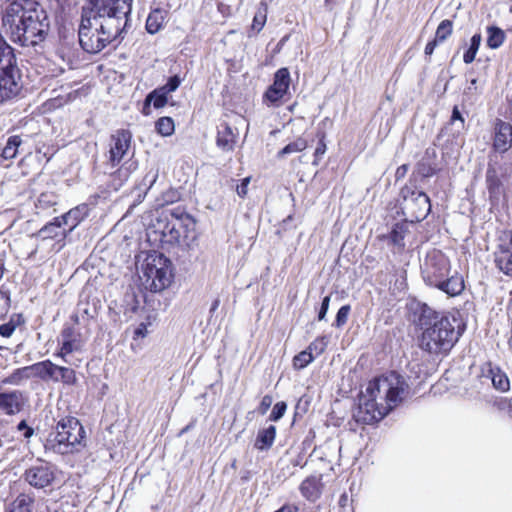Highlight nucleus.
Segmentation results:
<instances>
[{"mask_svg": "<svg viewBox=\"0 0 512 512\" xmlns=\"http://www.w3.org/2000/svg\"><path fill=\"white\" fill-rule=\"evenodd\" d=\"M132 0H91L82 8L79 43L88 53H98L115 41L127 25Z\"/></svg>", "mask_w": 512, "mask_h": 512, "instance_id": "nucleus-1", "label": "nucleus"}, {"mask_svg": "<svg viewBox=\"0 0 512 512\" xmlns=\"http://www.w3.org/2000/svg\"><path fill=\"white\" fill-rule=\"evenodd\" d=\"M50 23L46 11L34 0H7L2 29L12 42L37 47L46 38Z\"/></svg>", "mask_w": 512, "mask_h": 512, "instance_id": "nucleus-2", "label": "nucleus"}, {"mask_svg": "<svg viewBox=\"0 0 512 512\" xmlns=\"http://www.w3.org/2000/svg\"><path fill=\"white\" fill-rule=\"evenodd\" d=\"M412 310L413 321L422 330L420 347L431 354L449 352L461 335L456 329L457 319L440 314L424 303H416Z\"/></svg>", "mask_w": 512, "mask_h": 512, "instance_id": "nucleus-3", "label": "nucleus"}, {"mask_svg": "<svg viewBox=\"0 0 512 512\" xmlns=\"http://www.w3.org/2000/svg\"><path fill=\"white\" fill-rule=\"evenodd\" d=\"M450 270L448 257L436 249L429 251L421 264V274L426 284L449 296H457L464 290V280L456 272L450 275Z\"/></svg>", "mask_w": 512, "mask_h": 512, "instance_id": "nucleus-4", "label": "nucleus"}, {"mask_svg": "<svg viewBox=\"0 0 512 512\" xmlns=\"http://www.w3.org/2000/svg\"><path fill=\"white\" fill-rule=\"evenodd\" d=\"M408 392L406 379L396 372L371 380L364 391L380 405L389 406V412L405 399Z\"/></svg>", "mask_w": 512, "mask_h": 512, "instance_id": "nucleus-5", "label": "nucleus"}, {"mask_svg": "<svg viewBox=\"0 0 512 512\" xmlns=\"http://www.w3.org/2000/svg\"><path fill=\"white\" fill-rule=\"evenodd\" d=\"M85 438V431L79 420L75 417H65L51 432L45 442V450L56 454L72 453L76 446L81 445Z\"/></svg>", "mask_w": 512, "mask_h": 512, "instance_id": "nucleus-6", "label": "nucleus"}, {"mask_svg": "<svg viewBox=\"0 0 512 512\" xmlns=\"http://www.w3.org/2000/svg\"><path fill=\"white\" fill-rule=\"evenodd\" d=\"M21 89V73L13 49L0 35V103L16 98Z\"/></svg>", "mask_w": 512, "mask_h": 512, "instance_id": "nucleus-7", "label": "nucleus"}, {"mask_svg": "<svg viewBox=\"0 0 512 512\" xmlns=\"http://www.w3.org/2000/svg\"><path fill=\"white\" fill-rule=\"evenodd\" d=\"M144 287L151 292H161L172 282L171 262L162 254L149 255L140 276Z\"/></svg>", "mask_w": 512, "mask_h": 512, "instance_id": "nucleus-8", "label": "nucleus"}, {"mask_svg": "<svg viewBox=\"0 0 512 512\" xmlns=\"http://www.w3.org/2000/svg\"><path fill=\"white\" fill-rule=\"evenodd\" d=\"M400 197L403 215L411 223L424 220L431 211L429 197L415 186L405 185L402 187Z\"/></svg>", "mask_w": 512, "mask_h": 512, "instance_id": "nucleus-9", "label": "nucleus"}, {"mask_svg": "<svg viewBox=\"0 0 512 512\" xmlns=\"http://www.w3.org/2000/svg\"><path fill=\"white\" fill-rule=\"evenodd\" d=\"M388 413L389 406H382L375 399L361 392L358 406L353 412V418L358 423L373 424L380 421Z\"/></svg>", "mask_w": 512, "mask_h": 512, "instance_id": "nucleus-10", "label": "nucleus"}, {"mask_svg": "<svg viewBox=\"0 0 512 512\" xmlns=\"http://www.w3.org/2000/svg\"><path fill=\"white\" fill-rule=\"evenodd\" d=\"M173 220L169 221L163 231L166 241L171 244H179L188 237V233L194 230L193 218L184 212H172Z\"/></svg>", "mask_w": 512, "mask_h": 512, "instance_id": "nucleus-11", "label": "nucleus"}, {"mask_svg": "<svg viewBox=\"0 0 512 512\" xmlns=\"http://www.w3.org/2000/svg\"><path fill=\"white\" fill-rule=\"evenodd\" d=\"M494 262L505 275L512 276V230H503L496 240Z\"/></svg>", "mask_w": 512, "mask_h": 512, "instance_id": "nucleus-12", "label": "nucleus"}, {"mask_svg": "<svg viewBox=\"0 0 512 512\" xmlns=\"http://www.w3.org/2000/svg\"><path fill=\"white\" fill-rule=\"evenodd\" d=\"M290 81L289 70L287 68L279 69L274 75L272 85L265 92L264 99L276 105L288 92Z\"/></svg>", "mask_w": 512, "mask_h": 512, "instance_id": "nucleus-13", "label": "nucleus"}, {"mask_svg": "<svg viewBox=\"0 0 512 512\" xmlns=\"http://www.w3.org/2000/svg\"><path fill=\"white\" fill-rule=\"evenodd\" d=\"M132 135L128 130H118L111 137L109 162L112 167L118 165L127 154L131 145Z\"/></svg>", "mask_w": 512, "mask_h": 512, "instance_id": "nucleus-14", "label": "nucleus"}, {"mask_svg": "<svg viewBox=\"0 0 512 512\" xmlns=\"http://www.w3.org/2000/svg\"><path fill=\"white\" fill-rule=\"evenodd\" d=\"M512 147V125L497 119L493 126V149L505 153Z\"/></svg>", "mask_w": 512, "mask_h": 512, "instance_id": "nucleus-15", "label": "nucleus"}, {"mask_svg": "<svg viewBox=\"0 0 512 512\" xmlns=\"http://www.w3.org/2000/svg\"><path fill=\"white\" fill-rule=\"evenodd\" d=\"M53 479V471L47 464L34 465L25 472V480L35 488H44L50 485Z\"/></svg>", "mask_w": 512, "mask_h": 512, "instance_id": "nucleus-16", "label": "nucleus"}, {"mask_svg": "<svg viewBox=\"0 0 512 512\" xmlns=\"http://www.w3.org/2000/svg\"><path fill=\"white\" fill-rule=\"evenodd\" d=\"M25 401L26 398L22 391L2 392L0 393V410L7 415H15L22 410Z\"/></svg>", "mask_w": 512, "mask_h": 512, "instance_id": "nucleus-17", "label": "nucleus"}, {"mask_svg": "<svg viewBox=\"0 0 512 512\" xmlns=\"http://www.w3.org/2000/svg\"><path fill=\"white\" fill-rule=\"evenodd\" d=\"M322 489L323 483L320 476L307 477L299 487L302 496L310 502H315L320 498Z\"/></svg>", "mask_w": 512, "mask_h": 512, "instance_id": "nucleus-18", "label": "nucleus"}, {"mask_svg": "<svg viewBox=\"0 0 512 512\" xmlns=\"http://www.w3.org/2000/svg\"><path fill=\"white\" fill-rule=\"evenodd\" d=\"M58 366L50 360H44L31 365L33 377L40 378L43 381L57 382Z\"/></svg>", "mask_w": 512, "mask_h": 512, "instance_id": "nucleus-19", "label": "nucleus"}, {"mask_svg": "<svg viewBox=\"0 0 512 512\" xmlns=\"http://www.w3.org/2000/svg\"><path fill=\"white\" fill-rule=\"evenodd\" d=\"M487 376L491 378L493 387L500 392H506L510 389V381L507 374L496 365L487 363Z\"/></svg>", "mask_w": 512, "mask_h": 512, "instance_id": "nucleus-20", "label": "nucleus"}, {"mask_svg": "<svg viewBox=\"0 0 512 512\" xmlns=\"http://www.w3.org/2000/svg\"><path fill=\"white\" fill-rule=\"evenodd\" d=\"M236 137L233 129L227 123H222L218 128L217 146L223 151H231L236 143Z\"/></svg>", "mask_w": 512, "mask_h": 512, "instance_id": "nucleus-21", "label": "nucleus"}, {"mask_svg": "<svg viewBox=\"0 0 512 512\" xmlns=\"http://www.w3.org/2000/svg\"><path fill=\"white\" fill-rule=\"evenodd\" d=\"M87 210V206L85 205L77 206L69 210L66 214L57 217L58 222H61L63 225H69L68 232H71L87 216Z\"/></svg>", "mask_w": 512, "mask_h": 512, "instance_id": "nucleus-22", "label": "nucleus"}, {"mask_svg": "<svg viewBox=\"0 0 512 512\" xmlns=\"http://www.w3.org/2000/svg\"><path fill=\"white\" fill-rule=\"evenodd\" d=\"M80 346V342L77 341L76 339L63 340L60 350L56 354V356L62 358V360L69 365L78 366L81 360L74 359L70 355L73 352L78 351L80 349Z\"/></svg>", "mask_w": 512, "mask_h": 512, "instance_id": "nucleus-23", "label": "nucleus"}, {"mask_svg": "<svg viewBox=\"0 0 512 512\" xmlns=\"http://www.w3.org/2000/svg\"><path fill=\"white\" fill-rule=\"evenodd\" d=\"M62 226L63 224L58 222V218L55 217L52 222L46 224L38 231L37 236L42 240L56 238L63 240L67 236V232L62 229Z\"/></svg>", "mask_w": 512, "mask_h": 512, "instance_id": "nucleus-24", "label": "nucleus"}, {"mask_svg": "<svg viewBox=\"0 0 512 512\" xmlns=\"http://www.w3.org/2000/svg\"><path fill=\"white\" fill-rule=\"evenodd\" d=\"M275 437L276 427L274 425L259 430L255 440V448L261 451L268 450L273 445Z\"/></svg>", "mask_w": 512, "mask_h": 512, "instance_id": "nucleus-25", "label": "nucleus"}, {"mask_svg": "<svg viewBox=\"0 0 512 512\" xmlns=\"http://www.w3.org/2000/svg\"><path fill=\"white\" fill-rule=\"evenodd\" d=\"M407 233L408 226L405 222L396 223L391 232L386 236V238L394 246L398 247L399 249H403L405 246L404 239Z\"/></svg>", "mask_w": 512, "mask_h": 512, "instance_id": "nucleus-26", "label": "nucleus"}, {"mask_svg": "<svg viewBox=\"0 0 512 512\" xmlns=\"http://www.w3.org/2000/svg\"><path fill=\"white\" fill-rule=\"evenodd\" d=\"M31 377H33V372L31 370L30 365L14 370L9 376H7L3 380V383L11 385H21L25 380H28Z\"/></svg>", "mask_w": 512, "mask_h": 512, "instance_id": "nucleus-27", "label": "nucleus"}, {"mask_svg": "<svg viewBox=\"0 0 512 512\" xmlns=\"http://www.w3.org/2000/svg\"><path fill=\"white\" fill-rule=\"evenodd\" d=\"M34 500L25 494H20L8 508V512H32Z\"/></svg>", "mask_w": 512, "mask_h": 512, "instance_id": "nucleus-28", "label": "nucleus"}, {"mask_svg": "<svg viewBox=\"0 0 512 512\" xmlns=\"http://www.w3.org/2000/svg\"><path fill=\"white\" fill-rule=\"evenodd\" d=\"M165 20L164 12L160 9L152 11L146 20V29L150 34L158 32Z\"/></svg>", "mask_w": 512, "mask_h": 512, "instance_id": "nucleus-29", "label": "nucleus"}, {"mask_svg": "<svg viewBox=\"0 0 512 512\" xmlns=\"http://www.w3.org/2000/svg\"><path fill=\"white\" fill-rule=\"evenodd\" d=\"M505 32L496 26L487 28V46L491 49L499 48L505 40Z\"/></svg>", "mask_w": 512, "mask_h": 512, "instance_id": "nucleus-30", "label": "nucleus"}, {"mask_svg": "<svg viewBox=\"0 0 512 512\" xmlns=\"http://www.w3.org/2000/svg\"><path fill=\"white\" fill-rule=\"evenodd\" d=\"M22 144V139L18 135L10 136L2 150L1 156L6 160H11L16 157L18 149Z\"/></svg>", "mask_w": 512, "mask_h": 512, "instance_id": "nucleus-31", "label": "nucleus"}, {"mask_svg": "<svg viewBox=\"0 0 512 512\" xmlns=\"http://www.w3.org/2000/svg\"><path fill=\"white\" fill-rule=\"evenodd\" d=\"M267 10L268 6L266 2L261 1L257 7V11L253 17V22L251 28L256 31L260 32L262 28L264 27L267 19Z\"/></svg>", "mask_w": 512, "mask_h": 512, "instance_id": "nucleus-32", "label": "nucleus"}, {"mask_svg": "<svg viewBox=\"0 0 512 512\" xmlns=\"http://www.w3.org/2000/svg\"><path fill=\"white\" fill-rule=\"evenodd\" d=\"M57 382H62L65 385H76L77 384V376L76 372L64 366H58Z\"/></svg>", "mask_w": 512, "mask_h": 512, "instance_id": "nucleus-33", "label": "nucleus"}, {"mask_svg": "<svg viewBox=\"0 0 512 512\" xmlns=\"http://www.w3.org/2000/svg\"><path fill=\"white\" fill-rule=\"evenodd\" d=\"M307 147H308L307 141L304 138L299 137L295 141L287 144L283 149H281L278 152V156L283 157L285 155H289L292 153L301 152V151L305 150Z\"/></svg>", "mask_w": 512, "mask_h": 512, "instance_id": "nucleus-34", "label": "nucleus"}, {"mask_svg": "<svg viewBox=\"0 0 512 512\" xmlns=\"http://www.w3.org/2000/svg\"><path fill=\"white\" fill-rule=\"evenodd\" d=\"M481 44V35L475 34L470 40V46L463 55V61L466 64H470L475 60L476 54Z\"/></svg>", "mask_w": 512, "mask_h": 512, "instance_id": "nucleus-35", "label": "nucleus"}, {"mask_svg": "<svg viewBox=\"0 0 512 512\" xmlns=\"http://www.w3.org/2000/svg\"><path fill=\"white\" fill-rule=\"evenodd\" d=\"M453 31V22L451 20L445 19L440 22L436 29L435 38L438 42H444Z\"/></svg>", "mask_w": 512, "mask_h": 512, "instance_id": "nucleus-36", "label": "nucleus"}, {"mask_svg": "<svg viewBox=\"0 0 512 512\" xmlns=\"http://www.w3.org/2000/svg\"><path fill=\"white\" fill-rule=\"evenodd\" d=\"M315 356L311 354L307 349L301 351L293 358V367L297 370L303 369L307 367L313 360Z\"/></svg>", "mask_w": 512, "mask_h": 512, "instance_id": "nucleus-37", "label": "nucleus"}, {"mask_svg": "<svg viewBox=\"0 0 512 512\" xmlns=\"http://www.w3.org/2000/svg\"><path fill=\"white\" fill-rule=\"evenodd\" d=\"M151 102L153 103V106L156 109H159V108L164 107L167 104L168 99L160 94H155V90H153L146 96V99L144 102V109H143V112L145 114H148V112H146V109L149 108Z\"/></svg>", "mask_w": 512, "mask_h": 512, "instance_id": "nucleus-38", "label": "nucleus"}, {"mask_svg": "<svg viewBox=\"0 0 512 512\" xmlns=\"http://www.w3.org/2000/svg\"><path fill=\"white\" fill-rule=\"evenodd\" d=\"M156 130L162 136H170L174 132V121L170 117H161L155 124Z\"/></svg>", "mask_w": 512, "mask_h": 512, "instance_id": "nucleus-39", "label": "nucleus"}, {"mask_svg": "<svg viewBox=\"0 0 512 512\" xmlns=\"http://www.w3.org/2000/svg\"><path fill=\"white\" fill-rule=\"evenodd\" d=\"M486 183L487 188L490 194H495L498 192L500 187V180L497 177L496 171L494 168L489 167L486 172Z\"/></svg>", "mask_w": 512, "mask_h": 512, "instance_id": "nucleus-40", "label": "nucleus"}, {"mask_svg": "<svg viewBox=\"0 0 512 512\" xmlns=\"http://www.w3.org/2000/svg\"><path fill=\"white\" fill-rule=\"evenodd\" d=\"M417 172L420 176L428 178L436 174L437 168L434 164L422 160L417 165Z\"/></svg>", "mask_w": 512, "mask_h": 512, "instance_id": "nucleus-41", "label": "nucleus"}, {"mask_svg": "<svg viewBox=\"0 0 512 512\" xmlns=\"http://www.w3.org/2000/svg\"><path fill=\"white\" fill-rule=\"evenodd\" d=\"M327 346V341L325 337H320L315 339L310 345L307 347V350L311 352L314 356H318L325 350Z\"/></svg>", "mask_w": 512, "mask_h": 512, "instance_id": "nucleus-42", "label": "nucleus"}, {"mask_svg": "<svg viewBox=\"0 0 512 512\" xmlns=\"http://www.w3.org/2000/svg\"><path fill=\"white\" fill-rule=\"evenodd\" d=\"M318 137H319V142H318V145L315 149V152H314V162L313 164L314 165H318V161L320 160V158L325 154L326 152V143H325V133L324 132H319L318 133Z\"/></svg>", "mask_w": 512, "mask_h": 512, "instance_id": "nucleus-43", "label": "nucleus"}, {"mask_svg": "<svg viewBox=\"0 0 512 512\" xmlns=\"http://www.w3.org/2000/svg\"><path fill=\"white\" fill-rule=\"evenodd\" d=\"M286 409H287V404L285 402H283V401L277 402L272 409L269 419L271 421L280 420L284 416Z\"/></svg>", "mask_w": 512, "mask_h": 512, "instance_id": "nucleus-44", "label": "nucleus"}, {"mask_svg": "<svg viewBox=\"0 0 512 512\" xmlns=\"http://www.w3.org/2000/svg\"><path fill=\"white\" fill-rule=\"evenodd\" d=\"M349 312H350L349 305L342 306L337 312L336 319H335V326H337V327L343 326L347 322Z\"/></svg>", "mask_w": 512, "mask_h": 512, "instance_id": "nucleus-45", "label": "nucleus"}, {"mask_svg": "<svg viewBox=\"0 0 512 512\" xmlns=\"http://www.w3.org/2000/svg\"><path fill=\"white\" fill-rule=\"evenodd\" d=\"M154 317L148 316L146 322H141L134 331V338H144L148 334V326L152 324Z\"/></svg>", "mask_w": 512, "mask_h": 512, "instance_id": "nucleus-46", "label": "nucleus"}, {"mask_svg": "<svg viewBox=\"0 0 512 512\" xmlns=\"http://www.w3.org/2000/svg\"><path fill=\"white\" fill-rule=\"evenodd\" d=\"M10 307V296L8 291L4 290L3 287H0V316L7 313Z\"/></svg>", "mask_w": 512, "mask_h": 512, "instance_id": "nucleus-47", "label": "nucleus"}, {"mask_svg": "<svg viewBox=\"0 0 512 512\" xmlns=\"http://www.w3.org/2000/svg\"><path fill=\"white\" fill-rule=\"evenodd\" d=\"M55 203L54 196L49 193H42L38 198L37 206L41 208H46Z\"/></svg>", "mask_w": 512, "mask_h": 512, "instance_id": "nucleus-48", "label": "nucleus"}, {"mask_svg": "<svg viewBox=\"0 0 512 512\" xmlns=\"http://www.w3.org/2000/svg\"><path fill=\"white\" fill-rule=\"evenodd\" d=\"M16 329V325L13 321L0 325V335L3 337H10Z\"/></svg>", "mask_w": 512, "mask_h": 512, "instance_id": "nucleus-49", "label": "nucleus"}, {"mask_svg": "<svg viewBox=\"0 0 512 512\" xmlns=\"http://www.w3.org/2000/svg\"><path fill=\"white\" fill-rule=\"evenodd\" d=\"M182 82V79L178 76V75H174L172 77H170L167 81V83L165 84V86L167 87L166 90H169L170 92H174L178 89V87L180 86Z\"/></svg>", "mask_w": 512, "mask_h": 512, "instance_id": "nucleus-50", "label": "nucleus"}, {"mask_svg": "<svg viewBox=\"0 0 512 512\" xmlns=\"http://www.w3.org/2000/svg\"><path fill=\"white\" fill-rule=\"evenodd\" d=\"M249 183L250 177H246L237 185L236 192L241 198H244L247 195Z\"/></svg>", "mask_w": 512, "mask_h": 512, "instance_id": "nucleus-51", "label": "nucleus"}, {"mask_svg": "<svg viewBox=\"0 0 512 512\" xmlns=\"http://www.w3.org/2000/svg\"><path fill=\"white\" fill-rule=\"evenodd\" d=\"M272 402H273V398L270 396V395H265L262 400H261V403L259 405V412L263 415L265 414L269 408L271 407L272 405Z\"/></svg>", "mask_w": 512, "mask_h": 512, "instance_id": "nucleus-52", "label": "nucleus"}, {"mask_svg": "<svg viewBox=\"0 0 512 512\" xmlns=\"http://www.w3.org/2000/svg\"><path fill=\"white\" fill-rule=\"evenodd\" d=\"M329 303H330V296H325L322 300L321 308L318 313V320H323L327 314V311L329 309Z\"/></svg>", "mask_w": 512, "mask_h": 512, "instance_id": "nucleus-53", "label": "nucleus"}, {"mask_svg": "<svg viewBox=\"0 0 512 512\" xmlns=\"http://www.w3.org/2000/svg\"><path fill=\"white\" fill-rule=\"evenodd\" d=\"M407 172H408L407 164H403V165L399 166L395 172L396 180H400V179L404 178L406 176Z\"/></svg>", "mask_w": 512, "mask_h": 512, "instance_id": "nucleus-54", "label": "nucleus"}, {"mask_svg": "<svg viewBox=\"0 0 512 512\" xmlns=\"http://www.w3.org/2000/svg\"><path fill=\"white\" fill-rule=\"evenodd\" d=\"M438 41L436 39H433L432 41H429L427 44H426V47H425V54L430 56L433 54L435 48L437 47L438 45Z\"/></svg>", "mask_w": 512, "mask_h": 512, "instance_id": "nucleus-55", "label": "nucleus"}, {"mask_svg": "<svg viewBox=\"0 0 512 512\" xmlns=\"http://www.w3.org/2000/svg\"><path fill=\"white\" fill-rule=\"evenodd\" d=\"M457 120L460 121L462 125L464 124V118H463L461 112L459 111L457 106H454V108L452 110L451 121L454 122Z\"/></svg>", "mask_w": 512, "mask_h": 512, "instance_id": "nucleus-56", "label": "nucleus"}, {"mask_svg": "<svg viewBox=\"0 0 512 512\" xmlns=\"http://www.w3.org/2000/svg\"><path fill=\"white\" fill-rule=\"evenodd\" d=\"M477 93V79H472L470 85L466 88L464 94L473 95Z\"/></svg>", "mask_w": 512, "mask_h": 512, "instance_id": "nucleus-57", "label": "nucleus"}, {"mask_svg": "<svg viewBox=\"0 0 512 512\" xmlns=\"http://www.w3.org/2000/svg\"><path fill=\"white\" fill-rule=\"evenodd\" d=\"M18 429L19 430H23L25 429V433H24V436L26 438L30 437L32 434H33V429L28 427L26 422L25 421H21L19 424H18Z\"/></svg>", "mask_w": 512, "mask_h": 512, "instance_id": "nucleus-58", "label": "nucleus"}, {"mask_svg": "<svg viewBox=\"0 0 512 512\" xmlns=\"http://www.w3.org/2000/svg\"><path fill=\"white\" fill-rule=\"evenodd\" d=\"M275 512H298V507L295 505L286 504Z\"/></svg>", "mask_w": 512, "mask_h": 512, "instance_id": "nucleus-59", "label": "nucleus"}, {"mask_svg": "<svg viewBox=\"0 0 512 512\" xmlns=\"http://www.w3.org/2000/svg\"><path fill=\"white\" fill-rule=\"evenodd\" d=\"M62 339L63 340H67V339H75L74 338V331L72 328H65L63 331H62Z\"/></svg>", "mask_w": 512, "mask_h": 512, "instance_id": "nucleus-60", "label": "nucleus"}, {"mask_svg": "<svg viewBox=\"0 0 512 512\" xmlns=\"http://www.w3.org/2000/svg\"><path fill=\"white\" fill-rule=\"evenodd\" d=\"M167 87L165 85L159 87V88H156L154 89L155 90V94H160L162 96H164L165 98L168 99V95L171 93L169 90H166Z\"/></svg>", "mask_w": 512, "mask_h": 512, "instance_id": "nucleus-61", "label": "nucleus"}, {"mask_svg": "<svg viewBox=\"0 0 512 512\" xmlns=\"http://www.w3.org/2000/svg\"><path fill=\"white\" fill-rule=\"evenodd\" d=\"M347 501H348V496L346 494H342L339 498V504L341 506H345L347 504Z\"/></svg>", "mask_w": 512, "mask_h": 512, "instance_id": "nucleus-62", "label": "nucleus"}, {"mask_svg": "<svg viewBox=\"0 0 512 512\" xmlns=\"http://www.w3.org/2000/svg\"><path fill=\"white\" fill-rule=\"evenodd\" d=\"M119 176H124L125 178L128 177V168H120L118 170Z\"/></svg>", "mask_w": 512, "mask_h": 512, "instance_id": "nucleus-63", "label": "nucleus"}, {"mask_svg": "<svg viewBox=\"0 0 512 512\" xmlns=\"http://www.w3.org/2000/svg\"><path fill=\"white\" fill-rule=\"evenodd\" d=\"M219 304H220V300H219V299H216V300L213 302L212 306H211V311H215V310L218 308Z\"/></svg>", "mask_w": 512, "mask_h": 512, "instance_id": "nucleus-64", "label": "nucleus"}]
</instances>
